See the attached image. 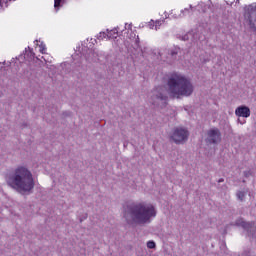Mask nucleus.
Masks as SVG:
<instances>
[{"instance_id":"nucleus-20","label":"nucleus","mask_w":256,"mask_h":256,"mask_svg":"<svg viewBox=\"0 0 256 256\" xmlns=\"http://www.w3.org/2000/svg\"><path fill=\"white\" fill-rule=\"evenodd\" d=\"M223 178H221L219 181H218V183H223Z\"/></svg>"},{"instance_id":"nucleus-4","label":"nucleus","mask_w":256,"mask_h":256,"mask_svg":"<svg viewBox=\"0 0 256 256\" xmlns=\"http://www.w3.org/2000/svg\"><path fill=\"white\" fill-rule=\"evenodd\" d=\"M245 22L249 25L250 29H256V4L249 5L246 8V12L244 14Z\"/></svg>"},{"instance_id":"nucleus-15","label":"nucleus","mask_w":256,"mask_h":256,"mask_svg":"<svg viewBox=\"0 0 256 256\" xmlns=\"http://www.w3.org/2000/svg\"><path fill=\"white\" fill-rule=\"evenodd\" d=\"M161 25H163L161 20L155 21V31H157V29H159V27H161Z\"/></svg>"},{"instance_id":"nucleus-19","label":"nucleus","mask_w":256,"mask_h":256,"mask_svg":"<svg viewBox=\"0 0 256 256\" xmlns=\"http://www.w3.org/2000/svg\"><path fill=\"white\" fill-rule=\"evenodd\" d=\"M245 177H249L251 175V171L244 172Z\"/></svg>"},{"instance_id":"nucleus-18","label":"nucleus","mask_w":256,"mask_h":256,"mask_svg":"<svg viewBox=\"0 0 256 256\" xmlns=\"http://www.w3.org/2000/svg\"><path fill=\"white\" fill-rule=\"evenodd\" d=\"M125 29H128V30L131 31V29H133V25H131V24H126V25H125Z\"/></svg>"},{"instance_id":"nucleus-6","label":"nucleus","mask_w":256,"mask_h":256,"mask_svg":"<svg viewBox=\"0 0 256 256\" xmlns=\"http://www.w3.org/2000/svg\"><path fill=\"white\" fill-rule=\"evenodd\" d=\"M207 143H221V131L218 128H212L207 132Z\"/></svg>"},{"instance_id":"nucleus-3","label":"nucleus","mask_w":256,"mask_h":256,"mask_svg":"<svg viewBox=\"0 0 256 256\" xmlns=\"http://www.w3.org/2000/svg\"><path fill=\"white\" fill-rule=\"evenodd\" d=\"M128 214L135 223H151V218L157 217L155 206L145 202L128 206Z\"/></svg>"},{"instance_id":"nucleus-8","label":"nucleus","mask_w":256,"mask_h":256,"mask_svg":"<svg viewBox=\"0 0 256 256\" xmlns=\"http://www.w3.org/2000/svg\"><path fill=\"white\" fill-rule=\"evenodd\" d=\"M156 99L160 101H167V92L163 86L156 88Z\"/></svg>"},{"instance_id":"nucleus-16","label":"nucleus","mask_w":256,"mask_h":256,"mask_svg":"<svg viewBox=\"0 0 256 256\" xmlns=\"http://www.w3.org/2000/svg\"><path fill=\"white\" fill-rule=\"evenodd\" d=\"M148 28H149V29H155V21L151 20V21L148 23Z\"/></svg>"},{"instance_id":"nucleus-7","label":"nucleus","mask_w":256,"mask_h":256,"mask_svg":"<svg viewBox=\"0 0 256 256\" xmlns=\"http://www.w3.org/2000/svg\"><path fill=\"white\" fill-rule=\"evenodd\" d=\"M235 115L236 117L247 119L248 117H251V109L245 105L239 106L235 109Z\"/></svg>"},{"instance_id":"nucleus-10","label":"nucleus","mask_w":256,"mask_h":256,"mask_svg":"<svg viewBox=\"0 0 256 256\" xmlns=\"http://www.w3.org/2000/svg\"><path fill=\"white\" fill-rule=\"evenodd\" d=\"M39 51H40V53H42V55H45V53H47V46H45V44L44 43H41L40 45H39Z\"/></svg>"},{"instance_id":"nucleus-12","label":"nucleus","mask_w":256,"mask_h":256,"mask_svg":"<svg viewBox=\"0 0 256 256\" xmlns=\"http://www.w3.org/2000/svg\"><path fill=\"white\" fill-rule=\"evenodd\" d=\"M240 225H241L244 229H247V231H249V229L251 228V223H249V222H244V221H242V222L240 223Z\"/></svg>"},{"instance_id":"nucleus-14","label":"nucleus","mask_w":256,"mask_h":256,"mask_svg":"<svg viewBox=\"0 0 256 256\" xmlns=\"http://www.w3.org/2000/svg\"><path fill=\"white\" fill-rule=\"evenodd\" d=\"M147 247H148V249H155V243L153 241H148Z\"/></svg>"},{"instance_id":"nucleus-17","label":"nucleus","mask_w":256,"mask_h":256,"mask_svg":"<svg viewBox=\"0 0 256 256\" xmlns=\"http://www.w3.org/2000/svg\"><path fill=\"white\" fill-rule=\"evenodd\" d=\"M61 1H62V0H54V7H55V8L61 7Z\"/></svg>"},{"instance_id":"nucleus-13","label":"nucleus","mask_w":256,"mask_h":256,"mask_svg":"<svg viewBox=\"0 0 256 256\" xmlns=\"http://www.w3.org/2000/svg\"><path fill=\"white\" fill-rule=\"evenodd\" d=\"M237 197L238 199H240V201H243V199H245V192L243 191L238 192Z\"/></svg>"},{"instance_id":"nucleus-5","label":"nucleus","mask_w":256,"mask_h":256,"mask_svg":"<svg viewBox=\"0 0 256 256\" xmlns=\"http://www.w3.org/2000/svg\"><path fill=\"white\" fill-rule=\"evenodd\" d=\"M188 137H189V131H187L184 128H175L171 135L172 141H174V143H177V144L185 143Z\"/></svg>"},{"instance_id":"nucleus-11","label":"nucleus","mask_w":256,"mask_h":256,"mask_svg":"<svg viewBox=\"0 0 256 256\" xmlns=\"http://www.w3.org/2000/svg\"><path fill=\"white\" fill-rule=\"evenodd\" d=\"M98 39L100 41H103V39H109V37L107 36V33L105 32H100L99 35H98Z\"/></svg>"},{"instance_id":"nucleus-22","label":"nucleus","mask_w":256,"mask_h":256,"mask_svg":"<svg viewBox=\"0 0 256 256\" xmlns=\"http://www.w3.org/2000/svg\"><path fill=\"white\" fill-rule=\"evenodd\" d=\"M190 9H193V6H190Z\"/></svg>"},{"instance_id":"nucleus-21","label":"nucleus","mask_w":256,"mask_h":256,"mask_svg":"<svg viewBox=\"0 0 256 256\" xmlns=\"http://www.w3.org/2000/svg\"><path fill=\"white\" fill-rule=\"evenodd\" d=\"M184 12H187V13H189V9H187V8H186V9H184Z\"/></svg>"},{"instance_id":"nucleus-9","label":"nucleus","mask_w":256,"mask_h":256,"mask_svg":"<svg viewBox=\"0 0 256 256\" xmlns=\"http://www.w3.org/2000/svg\"><path fill=\"white\" fill-rule=\"evenodd\" d=\"M108 39H117L119 37V30L117 28H114L107 32Z\"/></svg>"},{"instance_id":"nucleus-2","label":"nucleus","mask_w":256,"mask_h":256,"mask_svg":"<svg viewBox=\"0 0 256 256\" xmlns=\"http://www.w3.org/2000/svg\"><path fill=\"white\" fill-rule=\"evenodd\" d=\"M7 185L19 193H29L35 188L33 174L26 167L19 166L15 171L8 175Z\"/></svg>"},{"instance_id":"nucleus-1","label":"nucleus","mask_w":256,"mask_h":256,"mask_svg":"<svg viewBox=\"0 0 256 256\" xmlns=\"http://www.w3.org/2000/svg\"><path fill=\"white\" fill-rule=\"evenodd\" d=\"M168 93L173 99H181V97H190L193 95V84L185 75L173 72L168 75L167 79Z\"/></svg>"}]
</instances>
